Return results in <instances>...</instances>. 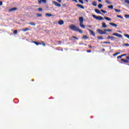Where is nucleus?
Wrapping results in <instances>:
<instances>
[{
    "mask_svg": "<svg viewBox=\"0 0 129 129\" xmlns=\"http://www.w3.org/2000/svg\"><path fill=\"white\" fill-rule=\"evenodd\" d=\"M70 29H71V30H72V31H75V32H79V33H80L81 34H82L83 33L82 30L76 27V26L74 25H72L70 26Z\"/></svg>",
    "mask_w": 129,
    "mask_h": 129,
    "instance_id": "f257e3e1",
    "label": "nucleus"
},
{
    "mask_svg": "<svg viewBox=\"0 0 129 129\" xmlns=\"http://www.w3.org/2000/svg\"><path fill=\"white\" fill-rule=\"evenodd\" d=\"M92 16L93 17V18L96 19V20H98V21H102V20H103V17L101 16H96V15H94L93 14L92 15Z\"/></svg>",
    "mask_w": 129,
    "mask_h": 129,
    "instance_id": "f03ea898",
    "label": "nucleus"
},
{
    "mask_svg": "<svg viewBox=\"0 0 129 129\" xmlns=\"http://www.w3.org/2000/svg\"><path fill=\"white\" fill-rule=\"evenodd\" d=\"M97 32L98 34H100V35H105V34H106L105 29H104V31H102V30L98 29L97 30Z\"/></svg>",
    "mask_w": 129,
    "mask_h": 129,
    "instance_id": "7ed1b4c3",
    "label": "nucleus"
},
{
    "mask_svg": "<svg viewBox=\"0 0 129 129\" xmlns=\"http://www.w3.org/2000/svg\"><path fill=\"white\" fill-rule=\"evenodd\" d=\"M52 4H53L54 6H55V7H58V8H60V7H61V4L57 3L56 2L53 1L52 2Z\"/></svg>",
    "mask_w": 129,
    "mask_h": 129,
    "instance_id": "20e7f679",
    "label": "nucleus"
},
{
    "mask_svg": "<svg viewBox=\"0 0 129 129\" xmlns=\"http://www.w3.org/2000/svg\"><path fill=\"white\" fill-rule=\"evenodd\" d=\"M112 36H115L116 37H118V38H122V35L118 33H113Z\"/></svg>",
    "mask_w": 129,
    "mask_h": 129,
    "instance_id": "39448f33",
    "label": "nucleus"
},
{
    "mask_svg": "<svg viewBox=\"0 0 129 129\" xmlns=\"http://www.w3.org/2000/svg\"><path fill=\"white\" fill-rule=\"evenodd\" d=\"M88 30L90 32V33H91V35H92L93 37H95V33H94V31H92V30L89 29H88Z\"/></svg>",
    "mask_w": 129,
    "mask_h": 129,
    "instance_id": "423d86ee",
    "label": "nucleus"
},
{
    "mask_svg": "<svg viewBox=\"0 0 129 129\" xmlns=\"http://www.w3.org/2000/svg\"><path fill=\"white\" fill-rule=\"evenodd\" d=\"M108 40H109V39H111V41H114L115 40V37H114V36H109L107 37Z\"/></svg>",
    "mask_w": 129,
    "mask_h": 129,
    "instance_id": "0eeeda50",
    "label": "nucleus"
},
{
    "mask_svg": "<svg viewBox=\"0 0 129 129\" xmlns=\"http://www.w3.org/2000/svg\"><path fill=\"white\" fill-rule=\"evenodd\" d=\"M58 24L60 26H62V25H64V21L62 20H60L58 21Z\"/></svg>",
    "mask_w": 129,
    "mask_h": 129,
    "instance_id": "6e6552de",
    "label": "nucleus"
},
{
    "mask_svg": "<svg viewBox=\"0 0 129 129\" xmlns=\"http://www.w3.org/2000/svg\"><path fill=\"white\" fill-rule=\"evenodd\" d=\"M121 61H122V62H123V63H128L129 62L128 60L124 59L123 58H121Z\"/></svg>",
    "mask_w": 129,
    "mask_h": 129,
    "instance_id": "1a4fd4ad",
    "label": "nucleus"
},
{
    "mask_svg": "<svg viewBox=\"0 0 129 129\" xmlns=\"http://www.w3.org/2000/svg\"><path fill=\"white\" fill-rule=\"evenodd\" d=\"M77 7H78V8H80V9H82L83 10H84V7L80 4H77Z\"/></svg>",
    "mask_w": 129,
    "mask_h": 129,
    "instance_id": "9d476101",
    "label": "nucleus"
},
{
    "mask_svg": "<svg viewBox=\"0 0 129 129\" xmlns=\"http://www.w3.org/2000/svg\"><path fill=\"white\" fill-rule=\"evenodd\" d=\"M92 5L94 7H96V6H97V3H96V1H93V2H92Z\"/></svg>",
    "mask_w": 129,
    "mask_h": 129,
    "instance_id": "9b49d317",
    "label": "nucleus"
},
{
    "mask_svg": "<svg viewBox=\"0 0 129 129\" xmlns=\"http://www.w3.org/2000/svg\"><path fill=\"white\" fill-rule=\"evenodd\" d=\"M95 12L96 13V14H100L102 15L101 12L98 9H95Z\"/></svg>",
    "mask_w": 129,
    "mask_h": 129,
    "instance_id": "f8f14e48",
    "label": "nucleus"
},
{
    "mask_svg": "<svg viewBox=\"0 0 129 129\" xmlns=\"http://www.w3.org/2000/svg\"><path fill=\"white\" fill-rule=\"evenodd\" d=\"M27 25H30L31 26H36V23L34 22H30L29 23H27Z\"/></svg>",
    "mask_w": 129,
    "mask_h": 129,
    "instance_id": "ddd939ff",
    "label": "nucleus"
},
{
    "mask_svg": "<svg viewBox=\"0 0 129 129\" xmlns=\"http://www.w3.org/2000/svg\"><path fill=\"white\" fill-rule=\"evenodd\" d=\"M80 23H83V17H81L79 18Z\"/></svg>",
    "mask_w": 129,
    "mask_h": 129,
    "instance_id": "4468645a",
    "label": "nucleus"
},
{
    "mask_svg": "<svg viewBox=\"0 0 129 129\" xmlns=\"http://www.w3.org/2000/svg\"><path fill=\"white\" fill-rule=\"evenodd\" d=\"M109 25H110V26H113V27H115V28H116V27H117V25L115 24L114 23H109Z\"/></svg>",
    "mask_w": 129,
    "mask_h": 129,
    "instance_id": "2eb2a0df",
    "label": "nucleus"
},
{
    "mask_svg": "<svg viewBox=\"0 0 129 129\" xmlns=\"http://www.w3.org/2000/svg\"><path fill=\"white\" fill-rule=\"evenodd\" d=\"M33 43H34V44H35V45H36L37 46H38V45H41V43L40 42H37L36 41H33Z\"/></svg>",
    "mask_w": 129,
    "mask_h": 129,
    "instance_id": "dca6fc26",
    "label": "nucleus"
},
{
    "mask_svg": "<svg viewBox=\"0 0 129 129\" xmlns=\"http://www.w3.org/2000/svg\"><path fill=\"white\" fill-rule=\"evenodd\" d=\"M22 31H23V32H27V31H30V29L28 28H26L22 29Z\"/></svg>",
    "mask_w": 129,
    "mask_h": 129,
    "instance_id": "f3484780",
    "label": "nucleus"
},
{
    "mask_svg": "<svg viewBox=\"0 0 129 129\" xmlns=\"http://www.w3.org/2000/svg\"><path fill=\"white\" fill-rule=\"evenodd\" d=\"M17 10V8H13L12 9H9V12H13L14 11H16Z\"/></svg>",
    "mask_w": 129,
    "mask_h": 129,
    "instance_id": "a211bd4d",
    "label": "nucleus"
},
{
    "mask_svg": "<svg viewBox=\"0 0 129 129\" xmlns=\"http://www.w3.org/2000/svg\"><path fill=\"white\" fill-rule=\"evenodd\" d=\"M80 26L81 27V28L85 29V25H83V23H80Z\"/></svg>",
    "mask_w": 129,
    "mask_h": 129,
    "instance_id": "6ab92c4d",
    "label": "nucleus"
},
{
    "mask_svg": "<svg viewBox=\"0 0 129 129\" xmlns=\"http://www.w3.org/2000/svg\"><path fill=\"white\" fill-rule=\"evenodd\" d=\"M45 16H46L47 17H54V16H53V15H52L51 14H48V13H46L45 14Z\"/></svg>",
    "mask_w": 129,
    "mask_h": 129,
    "instance_id": "aec40b11",
    "label": "nucleus"
},
{
    "mask_svg": "<svg viewBox=\"0 0 129 129\" xmlns=\"http://www.w3.org/2000/svg\"><path fill=\"white\" fill-rule=\"evenodd\" d=\"M102 27L103 28H107V25L104 22L102 23Z\"/></svg>",
    "mask_w": 129,
    "mask_h": 129,
    "instance_id": "412c9836",
    "label": "nucleus"
},
{
    "mask_svg": "<svg viewBox=\"0 0 129 129\" xmlns=\"http://www.w3.org/2000/svg\"><path fill=\"white\" fill-rule=\"evenodd\" d=\"M108 8L110 9L111 10H112L113 9V5L108 6Z\"/></svg>",
    "mask_w": 129,
    "mask_h": 129,
    "instance_id": "4be33fe9",
    "label": "nucleus"
},
{
    "mask_svg": "<svg viewBox=\"0 0 129 129\" xmlns=\"http://www.w3.org/2000/svg\"><path fill=\"white\" fill-rule=\"evenodd\" d=\"M105 32L106 33V32H112V30L111 29H105Z\"/></svg>",
    "mask_w": 129,
    "mask_h": 129,
    "instance_id": "5701e85b",
    "label": "nucleus"
},
{
    "mask_svg": "<svg viewBox=\"0 0 129 129\" xmlns=\"http://www.w3.org/2000/svg\"><path fill=\"white\" fill-rule=\"evenodd\" d=\"M105 3H106V4H108V5H111V4H112L111 2H109V1H108V0H106V1H105Z\"/></svg>",
    "mask_w": 129,
    "mask_h": 129,
    "instance_id": "b1692460",
    "label": "nucleus"
},
{
    "mask_svg": "<svg viewBox=\"0 0 129 129\" xmlns=\"http://www.w3.org/2000/svg\"><path fill=\"white\" fill-rule=\"evenodd\" d=\"M97 38H98V39H99V40H103V36H102L98 37Z\"/></svg>",
    "mask_w": 129,
    "mask_h": 129,
    "instance_id": "393cba45",
    "label": "nucleus"
},
{
    "mask_svg": "<svg viewBox=\"0 0 129 129\" xmlns=\"http://www.w3.org/2000/svg\"><path fill=\"white\" fill-rule=\"evenodd\" d=\"M36 16H37L38 18H41V17H42V14H36Z\"/></svg>",
    "mask_w": 129,
    "mask_h": 129,
    "instance_id": "a878e982",
    "label": "nucleus"
},
{
    "mask_svg": "<svg viewBox=\"0 0 129 129\" xmlns=\"http://www.w3.org/2000/svg\"><path fill=\"white\" fill-rule=\"evenodd\" d=\"M104 19L107 21H111V19L108 18V17H104Z\"/></svg>",
    "mask_w": 129,
    "mask_h": 129,
    "instance_id": "bb28decb",
    "label": "nucleus"
},
{
    "mask_svg": "<svg viewBox=\"0 0 129 129\" xmlns=\"http://www.w3.org/2000/svg\"><path fill=\"white\" fill-rule=\"evenodd\" d=\"M101 12H102V13H103V14H106V13H107V11H104V10H103L102 9L101 10Z\"/></svg>",
    "mask_w": 129,
    "mask_h": 129,
    "instance_id": "cd10ccee",
    "label": "nucleus"
},
{
    "mask_svg": "<svg viewBox=\"0 0 129 129\" xmlns=\"http://www.w3.org/2000/svg\"><path fill=\"white\" fill-rule=\"evenodd\" d=\"M83 39H85V40H87V39H88V37L87 36L85 35V36H83Z\"/></svg>",
    "mask_w": 129,
    "mask_h": 129,
    "instance_id": "c85d7f7f",
    "label": "nucleus"
},
{
    "mask_svg": "<svg viewBox=\"0 0 129 129\" xmlns=\"http://www.w3.org/2000/svg\"><path fill=\"white\" fill-rule=\"evenodd\" d=\"M13 34H14L15 35H16V34H18V30H15L13 31Z\"/></svg>",
    "mask_w": 129,
    "mask_h": 129,
    "instance_id": "c756f323",
    "label": "nucleus"
},
{
    "mask_svg": "<svg viewBox=\"0 0 129 129\" xmlns=\"http://www.w3.org/2000/svg\"><path fill=\"white\" fill-rule=\"evenodd\" d=\"M119 54H120V52H117L115 54H113V56H117V55H119Z\"/></svg>",
    "mask_w": 129,
    "mask_h": 129,
    "instance_id": "7c9ffc66",
    "label": "nucleus"
},
{
    "mask_svg": "<svg viewBox=\"0 0 129 129\" xmlns=\"http://www.w3.org/2000/svg\"><path fill=\"white\" fill-rule=\"evenodd\" d=\"M98 8H99V9H101V8H102V4H99Z\"/></svg>",
    "mask_w": 129,
    "mask_h": 129,
    "instance_id": "2f4dec72",
    "label": "nucleus"
},
{
    "mask_svg": "<svg viewBox=\"0 0 129 129\" xmlns=\"http://www.w3.org/2000/svg\"><path fill=\"white\" fill-rule=\"evenodd\" d=\"M116 13H120V10L114 9Z\"/></svg>",
    "mask_w": 129,
    "mask_h": 129,
    "instance_id": "473e14b6",
    "label": "nucleus"
},
{
    "mask_svg": "<svg viewBox=\"0 0 129 129\" xmlns=\"http://www.w3.org/2000/svg\"><path fill=\"white\" fill-rule=\"evenodd\" d=\"M79 3L82 4V5H83L84 4V2H83V0H79Z\"/></svg>",
    "mask_w": 129,
    "mask_h": 129,
    "instance_id": "72a5a7b5",
    "label": "nucleus"
},
{
    "mask_svg": "<svg viewBox=\"0 0 129 129\" xmlns=\"http://www.w3.org/2000/svg\"><path fill=\"white\" fill-rule=\"evenodd\" d=\"M124 17L126 19H129V15L126 14L124 15Z\"/></svg>",
    "mask_w": 129,
    "mask_h": 129,
    "instance_id": "f704fd0d",
    "label": "nucleus"
},
{
    "mask_svg": "<svg viewBox=\"0 0 129 129\" xmlns=\"http://www.w3.org/2000/svg\"><path fill=\"white\" fill-rule=\"evenodd\" d=\"M117 18H119L120 19H123V17L120 15H117Z\"/></svg>",
    "mask_w": 129,
    "mask_h": 129,
    "instance_id": "c9c22d12",
    "label": "nucleus"
},
{
    "mask_svg": "<svg viewBox=\"0 0 129 129\" xmlns=\"http://www.w3.org/2000/svg\"><path fill=\"white\" fill-rule=\"evenodd\" d=\"M124 37H126L128 39H129V35L128 34H124Z\"/></svg>",
    "mask_w": 129,
    "mask_h": 129,
    "instance_id": "e433bc0d",
    "label": "nucleus"
},
{
    "mask_svg": "<svg viewBox=\"0 0 129 129\" xmlns=\"http://www.w3.org/2000/svg\"><path fill=\"white\" fill-rule=\"evenodd\" d=\"M42 46H46V44H45V43H44V41H41V43Z\"/></svg>",
    "mask_w": 129,
    "mask_h": 129,
    "instance_id": "4c0bfd02",
    "label": "nucleus"
},
{
    "mask_svg": "<svg viewBox=\"0 0 129 129\" xmlns=\"http://www.w3.org/2000/svg\"><path fill=\"white\" fill-rule=\"evenodd\" d=\"M37 10L38 12H42V11H43V9L42 8H38Z\"/></svg>",
    "mask_w": 129,
    "mask_h": 129,
    "instance_id": "58836bf2",
    "label": "nucleus"
},
{
    "mask_svg": "<svg viewBox=\"0 0 129 129\" xmlns=\"http://www.w3.org/2000/svg\"><path fill=\"white\" fill-rule=\"evenodd\" d=\"M103 44H110V42L104 41L103 42Z\"/></svg>",
    "mask_w": 129,
    "mask_h": 129,
    "instance_id": "ea45409f",
    "label": "nucleus"
},
{
    "mask_svg": "<svg viewBox=\"0 0 129 129\" xmlns=\"http://www.w3.org/2000/svg\"><path fill=\"white\" fill-rule=\"evenodd\" d=\"M120 58H122V55H119L117 57V59H120Z\"/></svg>",
    "mask_w": 129,
    "mask_h": 129,
    "instance_id": "a19ab883",
    "label": "nucleus"
},
{
    "mask_svg": "<svg viewBox=\"0 0 129 129\" xmlns=\"http://www.w3.org/2000/svg\"><path fill=\"white\" fill-rule=\"evenodd\" d=\"M125 3H126V4H129V1L128 0H124Z\"/></svg>",
    "mask_w": 129,
    "mask_h": 129,
    "instance_id": "79ce46f5",
    "label": "nucleus"
},
{
    "mask_svg": "<svg viewBox=\"0 0 129 129\" xmlns=\"http://www.w3.org/2000/svg\"><path fill=\"white\" fill-rule=\"evenodd\" d=\"M57 2H58V3H59V4H61L62 3V0H56Z\"/></svg>",
    "mask_w": 129,
    "mask_h": 129,
    "instance_id": "37998d69",
    "label": "nucleus"
},
{
    "mask_svg": "<svg viewBox=\"0 0 129 129\" xmlns=\"http://www.w3.org/2000/svg\"><path fill=\"white\" fill-rule=\"evenodd\" d=\"M42 3H44V4H46V0H41Z\"/></svg>",
    "mask_w": 129,
    "mask_h": 129,
    "instance_id": "c03bdc74",
    "label": "nucleus"
},
{
    "mask_svg": "<svg viewBox=\"0 0 129 129\" xmlns=\"http://www.w3.org/2000/svg\"><path fill=\"white\" fill-rule=\"evenodd\" d=\"M124 46H126V47H129V44L128 43H126L124 44Z\"/></svg>",
    "mask_w": 129,
    "mask_h": 129,
    "instance_id": "a18cd8bd",
    "label": "nucleus"
},
{
    "mask_svg": "<svg viewBox=\"0 0 129 129\" xmlns=\"http://www.w3.org/2000/svg\"><path fill=\"white\" fill-rule=\"evenodd\" d=\"M72 38H74V39H76V40H78V38L76 37L75 36H73Z\"/></svg>",
    "mask_w": 129,
    "mask_h": 129,
    "instance_id": "49530a36",
    "label": "nucleus"
},
{
    "mask_svg": "<svg viewBox=\"0 0 129 129\" xmlns=\"http://www.w3.org/2000/svg\"><path fill=\"white\" fill-rule=\"evenodd\" d=\"M39 4H42V1L41 0H38Z\"/></svg>",
    "mask_w": 129,
    "mask_h": 129,
    "instance_id": "de8ad7c7",
    "label": "nucleus"
},
{
    "mask_svg": "<svg viewBox=\"0 0 129 129\" xmlns=\"http://www.w3.org/2000/svg\"><path fill=\"white\" fill-rule=\"evenodd\" d=\"M73 2H75V3H78V1L77 0H73Z\"/></svg>",
    "mask_w": 129,
    "mask_h": 129,
    "instance_id": "09e8293b",
    "label": "nucleus"
},
{
    "mask_svg": "<svg viewBox=\"0 0 129 129\" xmlns=\"http://www.w3.org/2000/svg\"><path fill=\"white\" fill-rule=\"evenodd\" d=\"M87 53H91V50H87Z\"/></svg>",
    "mask_w": 129,
    "mask_h": 129,
    "instance_id": "8fccbe9b",
    "label": "nucleus"
},
{
    "mask_svg": "<svg viewBox=\"0 0 129 129\" xmlns=\"http://www.w3.org/2000/svg\"><path fill=\"white\" fill-rule=\"evenodd\" d=\"M88 47H89V48H90V49H91L92 48V46H91V45H88Z\"/></svg>",
    "mask_w": 129,
    "mask_h": 129,
    "instance_id": "3c124183",
    "label": "nucleus"
},
{
    "mask_svg": "<svg viewBox=\"0 0 129 129\" xmlns=\"http://www.w3.org/2000/svg\"><path fill=\"white\" fill-rule=\"evenodd\" d=\"M122 57H123V56H126V54H121Z\"/></svg>",
    "mask_w": 129,
    "mask_h": 129,
    "instance_id": "603ef678",
    "label": "nucleus"
},
{
    "mask_svg": "<svg viewBox=\"0 0 129 129\" xmlns=\"http://www.w3.org/2000/svg\"><path fill=\"white\" fill-rule=\"evenodd\" d=\"M87 27H88L89 28H92V26L91 25H88Z\"/></svg>",
    "mask_w": 129,
    "mask_h": 129,
    "instance_id": "864d4df0",
    "label": "nucleus"
},
{
    "mask_svg": "<svg viewBox=\"0 0 129 129\" xmlns=\"http://www.w3.org/2000/svg\"><path fill=\"white\" fill-rule=\"evenodd\" d=\"M126 59H127V60H129V56H127Z\"/></svg>",
    "mask_w": 129,
    "mask_h": 129,
    "instance_id": "5fc2aeb1",
    "label": "nucleus"
},
{
    "mask_svg": "<svg viewBox=\"0 0 129 129\" xmlns=\"http://www.w3.org/2000/svg\"><path fill=\"white\" fill-rule=\"evenodd\" d=\"M0 6H3V2L0 1Z\"/></svg>",
    "mask_w": 129,
    "mask_h": 129,
    "instance_id": "6e6d98bb",
    "label": "nucleus"
},
{
    "mask_svg": "<svg viewBox=\"0 0 129 129\" xmlns=\"http://www.w3.org/2000/svg\"><path fill=\"white\" fill-rule=\"evenodd\" d=\"M58 43H59V44H61V43H62V41H58Z\"/></svg>",
    "mask_w": 129,
    "mask_h": 129,
    "instance_id": "4d7b16f0",
    "label": "nucleus"
},
{
    "mask_svg": "<svg viewBox=\"0 0 129 129\" xmlns=\"http://www.w3.org/2000/svg\"><path fill=\"white\" fill-rule=\"evenodd\" d=\"M98 1L99 3H101V0H98Z\"/></svg>",
    "mask_w": 129,
    "mask_h": 129,
    "instance_id": "13d9d810",
    "label": "nucleus"
},
{
    "mask_svg": "<svg viewBox=\"0 0 129 129\" xmlns=\"http://www.w3.org/2000/svg\"><path fill=\"white\" fill-rule=\"evenodd\" d=\"M86 3H88V0H85Z\"/></svg>",
    "mask_w": 129,
    "mask_h": 129,
    "instance_id": "bf43d9fd",
    "label": "nucleus"
},
{
    "mask_svg": "<svg viewBox=\"0 0 129 129\" xmlns=\"http://www.w3.org/2000/svg\"><path fill=\"white\" fill-rule=\"evenodd\" d=\"M117 32H118V33H121V31H118Z\"/></svg>",
    "mask_w": 129,
    "mask_h": 129,
    "instance_id": "052dcab7",
    "label": "nucleus"
},
{
    "mask_svg": "<svg viewBox=\"0 0 129 129\" xmlns=\"http://www.w3.org/2000/svg\"><path fill=\"white\" fill-rule=\"evenodd\" d=\"M102 51H105V49H103Z\"/></svg>",
    "mask_w": 129,
    "mask_h": 129,
    "instance_id": "680f3d73",
    "label": "nucleus"
},
{
    "mask_svg": "<svg viewBox=\"0 0 129 129\" xmlns=\"http://www.w3.org/2000/svg\"><path fill=\"white\" fill-rule=\"evenodd\" d=\"M67 1H69V0H67Z\"/></svg>",
    "mask_w": 129,
    "mask_h": 129,
    "instance_id": "e2e57ef3",
    "label": "nucleus"
}]
</instances>
